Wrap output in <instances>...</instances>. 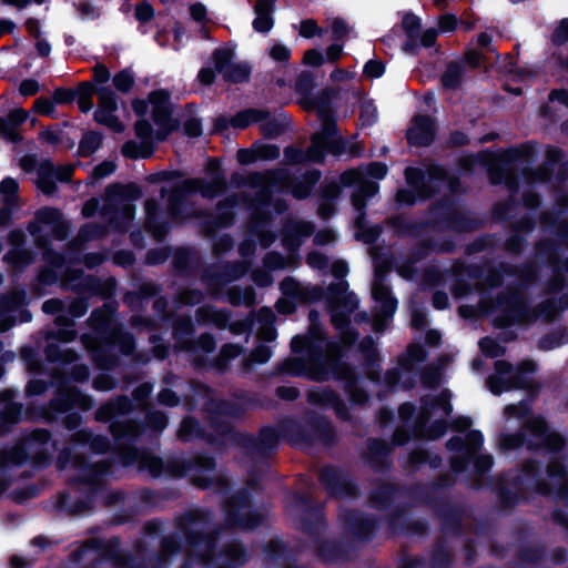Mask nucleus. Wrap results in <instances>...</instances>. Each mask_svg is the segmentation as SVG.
Instances as JSON below:
<instances>
[{"mask_svg":"<svg viewBox=\"0 0 568 568\" xmlns=\"http://www.w3.org/2000/svg\"><path fill=\"white\" fill-rule=\"evenodd\" d=\"M317 109L318 115L322 120V130L314 134L312 145L307 152L286 149L285 155L293 162H322L326 152L333 154H342L344 152L342 140L335 134V123L328 118L325 108Z\"/></svg>","mask_w":568,"mask_h":568,"instance_id":"f257e3e1","label":"nucleus"},{"mask_svg":"<svg viewBox=\"0 0 568 568\" xmlns=\"http://www.w3.org/2000/svg\"><path fill=\"white\" fill-rule=\"evenodd\" d=\"M495 369L496 375L487 379L488 387L495 395L513 388L534 387L531 374L535 371V364L530 361L524 362L516 372H514L510 364L498 361L495 364Z\"/></svg>","mask_w":568,"mask_h":568,"instance_id":"f03ea898","label":"nucleus"},{"mask_svg":"<svg viewBox=\"0 0 568 568\" xmlns=\"http://www.w3.org/2000/svg\"><path fill=\"white\" fill-rule=\"evenodd\" d=\"M151 106L152 118L159 126L156 132V140L162 141L168 133L173 130V124L170 118L171 104L170 94L165 90H155L149 94V101L135 100L132 103L134 112L139 115H144Z\"/></svg>","mask_w":568,"mask_h":568,"instance_id":"7ed1b4c3","label":"nucleus"},{"mask_svg":"<svg viewBox=\"0 0 568 568\" xmlns=\"http://www.w3.org/2000/svg\"><path fill=\"white\" fill-rule=\"evenodd\" d=\"M387 173L386 165L382 163H372L361 170H352L342 174L341 182L344 185L358 184L359 192L353 196V205L357 211L364 207L363 196H372L377 192V184L368 182L367 178L383 179Z\"/></svg>","mask_w":568,"mask_h":568,"instance_id":"20e7f679","label":"nucleus"},{"mask_svg":"<svg viewBox=\"0 0 568 568\" xmlns=\"http://www.w3.org/2000/svg\"><path fill=\"white\" fill-rule=\"evenodd\" d=\"M225 186V182L220 176H214L210 181L202 179L184 180L181 184L174 185L170 196V211L174 216L176 214V201L184 192H199L204 197L216 196Z\"/></svg>","mask_w":568,"mask_h":568,"instance_id":"39448f33","label":"nucleus"},{"mask_svg":"<svg viewBox=\"0 0 568 568\" xmlns=\"http://www.w3.org/2000/svg\"><path fill=\"white\" fill-rule=\"evenodd\" d=\"M452 412L449 403V394L443 392L434 403L425 404L419 417L422 426H425L432 417H435L434 426L427 432L429 438H437L446 432V424L442 420L443 417L448 416Z\"/></svg>","mask_w":568,"mask_h":568,"instance_id":"423d86ee","label":"nucleus"},{"mask_svg":"<svg viewBox=\"0 0 568 568\" xmlns=\"http://www.w3.org/2000/svg\"><path fill=\"white\" fill-rule=\"evenodd\" d=\"M331 294L333 304L332 322L336 328H343L347 323L345 313L353 312L357 307L358 301L353 293L347 292V285L343 281L336 285V288H331Z\"/></svg>","mask_w":568,"mask_h":568,"instance_id":"0eeeda50","label":"nucleus"},{"mask_svg":"<svg viewBox=\"0 0 568 568\" xmlns=\"http://www.w3.org/2000/svg\"><path fill=\"white\" fill-rule=\"evenodd\" d=\"M213 61L216 70L226 81L242 82L250 74V68L244 63L233 61V51L231 49H219L213 53Z\"/></svg>","mask_w":568,"mask_h":568,"instance_id":"6e6552de","label":"nucleus"},{"mask_svg":"<svg viewBox=\"0 0 568 568\" xmlns=\"http://www.w3.org/2000/svg\"><path fill=\"white\" fill-rule=\"evenodd\" d=\"M372 295L377 303V311L374 315L373 328L379 332L384 328V322L393 316L397 303L390 297L388 287L381 281H376L372 287Z\"/></svg>","mask_w":568,"mask_h":568,"instance_id":"1a4fd4ad","label":"nucleus"},{"mask_svg":"<svg viewBox=\"0 0 568 568\" xmlns=\"http://www.w3.org/2000/svg\"><path fill=\"white\" fill-rule=\"evenodd\" d=\"M140 196L141 192L139 189L131 187L129 189L128 200L121 199L118 202L115 197H109L110 204H118L116 215L111 221L115 227L124 229L132 221L135 211L132 201L138 200Z\"/></svg>","mask_w":568,"mask_h":568,"instance_id":"9d476101","label":"nucleus"},{"mask_svg":"<svg viewBox=\"0 0 568 568\" xmlns=\"http://www.w3.org/2000/svg\"><path fill=\"white\" fill-rule=\"evenodd\" d=\"M434 134L433 121L427 116H416L407 131V139L410 144L424 146L433 141Z\"/></svg>","mask_w":568,"mask_h":568,"instance_id":"9b49d317","label":"nucleus"},{"mask_svg":"<svg viewBox=\"0 0 568 568\" xmlns=\"http://www.w3.org/2000/svg\"><path fill=\"white\" fill-rule=\"evenodd\" d=\"M527 428L536 437L535 442L528 444L529 446L538 447L545 445L551 449L561 447L562 438L555 433L546 434V425L541 418L536 417L530 419Z\"/></svg>","mask_w":568,"mask_h":568,"instance_id":"f8f14e48","label":"nucleus"},{"mask_svg":"<svg viewBox=\"0 0 568 568\" xmlns=\"http://www.w3.org/2000/svg\"><path fill=\"white\" fill-rule=\"evenodd\" d=\"M38 224H43L44 226H48L51 232H57L58 237L64 236L61 231L64 226V222L61 220V214L58 210L47 207L38 211L37 223H31L29 225V231L32 234L41 231Z\"/></svg>","mask_w":568,"mask_h":568,"instance_id":"ddd939ff","label":"nucleus"},{"mask_svg":"<svg viewBox=\"0 0 568 568\" xmlns=\"http://www.w3.org/2000/svg\"><path fill=\"white\" fill-rule=\"evenodd\" d=\"M313 233V225L305 221H292L285 229L284 242L290 248L298 245V239Z\"/></svg>","mask_w":568,"mask_h":568,"instance_id":"4468645a","label":"nucleus"},{"mask_svg":"<svg viewBox=\"0 0 568 568\" xmlns=\"http://www.w3.org/2000/svg\"><path fill=\"white\" fill-rule=\"evenodd\" d=\"M255 19L253 28L257 32L266 33L273 28L272 12L274 7L264 2H256L255 4Z\"/></svg>","mask_w":568,"mask_h":568,"instance_id":"2eb2a0df","label":"nucleus"},{"mask_svg":"<svg viewBox=\"0 0 568 568\" xmlns=\"http://www.w3.org/2000/svg\"><path fill=\"white\" fill-rule=\"evenodd\" d=\"M481 443H483L481 434L478 432H470L466 436L465 444L462 445V440L459 438H453L448 442V447L450 449L465 450V453L470 457L476 454V452L480 447Z\"/></svg>","mask_w":568,"mask_h":568,"instance_id":"dca6fc26","label":"nucleus"},{"mask_svg":"<svg viewBox=\"0 0 568 568\" xmlns=\"http://www.w3.org/2000/svg\"><path fill=\"white\" fill-rule=\"evenodd\" d=\"M54 166L50 162H43L38 169V187L45 194H51L55 190Z\"/></svg>","mask_w":568,"mask_h":568,"instance_id":"f3484780","label":"nucleus"},{"mask_svg":"<svg viewBox=\"0 0 568 568\" xmlns=\"http://www.w3.org/2000/svg\"><path fill=\"white\" fill-rule=\"evenodd\" d=\"M153 151V142L151 141H129L123 145L122 152L131 159L149 158Z\"/></svg>","mask_w":568,"mask_h":568,"instance_id":"a211bd4d","label":"nucleus"},{"mask_svg":"<svg viewBox=\"0 0 568 568\" xmlns=\"http://www.w3.org/2000/svg\"><path fill=\"white\" fill-rule=\"evenodd\" d=\"M266 118V111L248 109L237 113L231 121L232 125L239 129L246 128L251 123H258L262 119Z\"/></svg>","mask_w":568,"mask_h":568,"instance_id":"6ab92c4d","label":"nucleus"},{"mask_svg":"<svg viewBox=\"0 0 568 568\" xmlns=\"http://www.w3.org/2000/svg\"><path fill=\"white\" fill-rule=\"evenodd\" d=\"M465 69L460 62H453L448 64L442 81L444 87L448 89L457 88L463 79Z\"/></svg>","mask_w":568,"mask_h":568,"instance_id":"aec40b11","label":"nucleus"},{"mask_svg":"<svg viewBox=\"0 0 568 568\" xmlns=\"http://www.w3.org/2000/svg\"><path fill=\"white\" fill-rule=\"evenodd\" d=\"M407 183L414 189L419 197L428 196L433 191L424 190L420 184H424L425 175L423 172L415 168H407L405 170Z\"/></svg>","mask_w":568,"mask_h":568,"instance_id":"412c9836","label":"nucleus"},{"mask_svg":"<svg viewBox=\"0 0 568 568\" xmlns=\"http://www.w3.org/2000/svg\"><path fill=\"white\" fill-rule=\"evenodd\" d=\"M320 174L315 171L304 176L302 182H297L292 186V193L297 199H304L308 195L312 186L318 181Z\"/></svg>","mask_w":568,"mask_h":568,"instance_id":"4be33fe9","label":"nucleus"},{"mask_svg":"<svg viewBox=\"0 0 568 568\" xmlns=\"http://www.w3.org/2000/svg\"><path fill=\"white\" fill-rule=\"evenodd\" d=\"M101 144V136L94 132L85 133L79 144V154L82 156H89L94 153Z\"/></svg>","mask_w":568,"mask_h":568,"instance_id":"5701e85b","label":"nucleus"},{"mask_svg":"<svg viewBox=\"0 0 568 568\" xmlns=\"http://www.w3.org/2000/svg\"><path fill=\"white\" fill-rule=\"evenodd\" d=\"M94 93L98 95V110H115L118 109V103L115 99V94L112 92L110 88L101 87L95 89Z\"/></svg>","mask_w":568,"mask_h":568,"instance_id":"b1692460","label":"nucleus"},{"mask_svg":"<svg viewBox=\"0 0 568 568\" xmlns=\"http://www.w3.org/2000/svg\"><path fill=\"white\" fill-rule=\"evenodd\" d=\"M197 313L203 322L212 323L217 327H224L227 323V316L223 312L210 307H202Z\"/></svg>","mask_w":568,"mask_h":568,"instance_id":"393cba45","label":"nucleus"},{"mask_svg":"<svg viewBox=\"0 0 568 568\" xmlns=\"http://www.w3.org/2000/svg\"><path fill=\"white\" fill-rule=\"evenodd\" d=\"M115 110H98L94 113L95 120L109 126L115 132H121L123 130V125L119 122L116 116L114 115Z\"/></svg>","mask_w":568,"mask_h":568,"instance_id":"a878e982","label":"nucleus"},{"mask_svg":"<svg viewBox=\"0 0 568 568\" xmlns=\"http://www.w3.org/2000/svg\"><path fill=\"white\" fill-rule=\"evenodd\" d=\"M145 214H146V226L153 233L154 236L161 237L164 234V230L155 225L156 217V203L154 200L145 201Z\"/></svg>","mask_w":568,"mask_h":568,"instance_id":"bb28decb","label":"nucleus"},{"mask_svg":"<svg viewBox=\"0 0 568 568\" xmlns=\"http://www.w3.org/2000/svg\"><path fill=\"white\" fill-rule=\"evenodd\" d=\"M281 290L284 297L293 298L295 301L304 300V294L302 292L300 283H297L293 278H285L281 283Z\"/></svg>","mask_w":568,"mask_h":568,"instance_id":"cd10ccee","label":"nucleus"},{"mask_svg":"<svg viewBox=\"0 0 568 568\" xmlns=\"http://www.w3.org/2000/svg\"><path fill=\"white\" fill-rule=\"evenodd\" d=\"M18 191V183L12 178H7L0 183V196L6 204L14 201Z\"/></svg>","mask_w":568,"mask_h":568,"instance_id":"c85d7f7f","label":"nucleus"},{"mask_svg":"<svg viewBox=\"0 0 568 568\" xmlns=\"http://www.w3.org/2000/svg\"><path fill=\"white\" fill-rule=\"evenodd\" d=\"M268 55L272 60L280 63H286L291 57V50L284 43H274L268 49Z\"/></svg>","mask_w":568,"mask_h":568,"instance_id":"c756f323","label":"nucleus"},{"mask_svg":"<svg viewBox=\"0 0 568 568\" xmlns=\"http://www.w3.org/2000/svg\"><path fill=\"white\" fill-rule=\"evenodd\" d=\"M403 28L409 38H417L420 30L419 18L412 13L405 14L403 18Z\"/></svg>","mask_w":568,"mask_h":568,"instance_id":"7c9ffc66","label":"nucleus"},{"mask_svg":"<svg viewBox=\"0 0 568 568\" xmlns=\"http://www.w3.org/2000/svg\"><path fill=\"white\" fill-rule=\"evenodd\" d=\"M94 91L95 90H93V88L87 83L80 88L78 104L81 111L88 112L92 109L93 103L91 97Z\"/></svg>","mask_w":568,"mask_h":568,"instance_id":"2f4dec72","label":"nucleus"},{"mask_svg":"<svg viewBox=\"0 0 568 568\" xmlns=\"http://www.w3.org/2000/svg\"><path fill=\"white\" fill-rule=\"evenodd\" d=\"M479 346L483 353L490 357H498L504 354V348L493 338L480 339Z\"/></svg>","mask_w":568,"mask_h":568,"instance_id":"473e14b6","label":"nucleus"},{"mask_svg":"<svg viewBox=\"0 0 568 568\" xmlns=\"http://www.w3.org/2000/svg\"><path fill=\"white\" fill-rule=\"evenodd\" d=\"M113 84L119 91L126 92L133 84V77L128 71H121L114 75Z\"/></svg>","mask_w":568,"mask_h":568,"instance_id":"72a5a7b5","label":"nucleus"},{"mask_svg":"<svg viewBox=\"0 0 568 568\" xmlns=\"http://www.w3.org/2000/svg\"><path fill=\"white\" fill-rule=\"evenodd\" d=\"M261 130L268 136H276L281 132L280 124L266 112V118L258 121Z\"/></svg>","mask_w":568,"mask_h":568,"instance_id":"f704fd0d","label":"nucleus"},{"mask_svg":"<svg viewBox=\"0 0 568 568\" xmlns=\"http://www.w3.org/2000/svg\"><path fill=\"white\" fill-rule=\"evenodd\" d=\"M11 124L6 119L0 118V135L8 139L11 142H19L21 140L20 134L17 130L11 129Z\"/></svg>","mask_w":568,"mask_h":568,"instance_id":"c9c22d12","label":"nucleus"},{"mask_svg":"<svg viewBox=\"0 0 568 568\" xmlns=\"http://www.w3.org/2000/svg\"><path fill=\"white\" fill-rule=\"evenodd\" d=\"M363 125H372L377 120V110L372 104H364L361 111Z\"/></svg>","mask_w":568,"mask_h":568,"instance_id":"e433bc0d","label":"nucleus"},{"mask_svg":"<svg viewBox=\"0 0 568 568\" xmlns=\"http://www.w3.org/2000/svg\"><path fill=\"white\" fill-rule=\"evenodd\" d=\"M115 170V164L111 161H104L93 170V178L99 180L109 176Z\"/></svg>","mask_w":568,"mask_h":568,"instance_id":"4c0bfd02","label":"nucleus"},{"mask_svg":"<svg viewBox=\"0 0 568 568\" xmlns=\"http://www.w3.org/2000/svg\"><path fill=\"white\" fill-rule=\"evenodd\" d=\"M135 133L141 141L152 142V128L148 121H138L135 124Z\"/></svg>","mask_w":568,"mask_h":568,"instance_id":"58836bf2","label":"nucleus"},{"mask_svg":"<svg viewBox=\"0 0 568 568\" xmlns=\"http://www.w3.org/2000/svg\"><path fill=\"white\" fill-rule=\"evenodd\" d=\"M316 33L322 34V31L314 20L308 19L301 22L300 34L302 37L312 38Z\"/></svg>","mask_w":568,"mask_h":568,"instance_id":"ea45409f","label":"nucleus"},{"mask_svg":"<svg viewBox=\"0 0 568 568\" xmlns=\"http://www.w3.org/2000/svg\"><path fill=\"white\" fill-rule=\"evenodd\" d=\"M28 119V113L22 109H14L6 119L8 123H10L11 129L16 130L18 125L23 123Z\"/></svg>","mask_w":568,"mask_h":568,"instance_id":"a19ab883","label":"nucleus"},{"mask_svg":"<svg viewBox=\"0 0 568 568\" xmlns=\"http://www.w3.org/2000/svg\"><path fill=\"white\" fill-rule=\"evenodd\" d=\"M331 29L333 32L334 39H342L348 33V27L346 22L339 18H335L331 22Z\"/></svg>","mask_w":568,"mask_h":568,"instance_id":"79ce46f5","label":"nucleus"},{"mask_svg":"<svg viewBox=\"0 0 568 568\" xmlns=\"http://www.w3.org/2000/svg\"><path fill=\"white\" fill-rule=\"evenodd\" d=\"M34 109L43 115H52L54 112V102L50 99L40 98L34 102Z\"/></svg>","mask_w":568,"mask_h":568,"instance_id":"37998d69","label":"nucleus"},{"mask_svg":"<svg viewBox=\"0 0 568 568\" xmlns=\"http://www.w3.org/2000/svg\"><path fill=\"white\" fill-rule=\"evenodd\" d=\"M197 429V423L193 419H184L179 429V437L182 439L191 438Z\"/></svg>","mask_w":568,"mask_h":568,"instance_id":"c03bdc74","label":"nucleus"},{"mask_svg":"<svg viewBox=\"0 0 568 568\" xmlns=\"http://www.w3.org/2000/svg\"><path fill=\"white\" fill-rule=\"evenodd\" d=\"M257 159H275L280 155V150L275 145H262L255 149Z\"/></svg>","mask_w":568,"mask_h":568,"instance_id":"a18cd8bd","label":"nucleus"},{"mask_svg":"<svg viewBox=\"0 0 568 568\" xmlns=\"http://www.w3.org/2000/svg\"><path fill=\"white\" fill-rule=\"evenodd\" d=\"M271 355V348L268 346L261 345L254 349L251 355V359L254 363L263 364L270 359Z\"/></svg>","mask_w":568,"mask_h":568,"instance_id":"49530a36","label":"nucleus"},{"mask_svg":"<svg viewBox=\"0 0 568 568\" xmlns=\"http://www.w3.org/2000/svg\"><path fill=\"white\" fill-rule=\"evenodd\" d=\"M364 72L369 78H378L384 73V65L377 60H371L365 64Z\"/></svg>","mask_w":568,"mask_h":568,"instance_id":"de8ad7c7","label":"nucleus"},{"mask_svg":"<svg viewBox=\"0 0 568 568\" xmlns=\"http://www.w3.org/2000/svg\"><path fill=\"white\" fill-rule=\"evenodd\" d=\"M183 129H184L185 134H187L189 136H193V138L199 136L202 133L201 123L197 119H194V118L186 120L184 122Z\"/></svg>","mask_w":568,"mask_h":568,"instance_id":"09e8293b","label":"nucleus"},{"mask_svg":"<svg viewBox=\"0 0 568 568\" xmlns=\"http://www.w3.org/2000/svg\"><path fill=\"white\" fill-rule=\"evenodd\" d=\"M135 17L141 22H146L153 17V9L148 3H140L135 8Z\"/></svg>","mask_w":568,"mask_h":568,"instance_id":"8fccbe9b","label":"nucleus"},{"mask_svg":"<svg viewBox=\"0 0 568 568\" xmlns=\"http://www.w3.org/2000/svg\"><path fill=\"white\" fill-rule=\"evenodd\" d=\"M39 91V83L36 80L28 79L21 82L19 92L24 95H33Z\"/></svg>","mask_w":568,"mask_h":568,"instance_id":"3c124183","label":"nucleus"},{"mask_svg":"<svg viewBox=\"0 0 568 568\" xmlns=\"http://www.w3.org/2000/svg\"><path fill=\"white\" fill-rule=\"evenodd\" d=\"M529 413V408L526 404L508 405L505 408V415L507 417H521Z\"/></svg>","mask_w":568,"mask_h":568,"instance_id":"603ef678","label":"nucleus"},{"mask_svg":"<svg viewBox=\"0 0 568 568\" xmlns=\"http://www.w3.org/2000/svg\"><path fill=\"white\" fill-rule=\"evenodd\" d=\"M142 466L148 468L153 476H158L162 469V463L155 457H145L142 462Z\"/></svg>","mask_w":568,"mask_h":568,"instance_id":"864d4df0","label":"nucleus"},{"mask_svg":"<svg viewBox=\"0 0 568 568\" xmlns=\"http://www.w3.org/2000/svg\"><path fill=\"white\" fill-rule=\"evenodd\" d=\"M457 26V19L453 14H446L442 17L438 21V28L443 32L452 31Z\"/></svg>","mask_w":568,"mask_h":568,"instance_id":"5fc2aeb1","label":"nucleus"},{"mask_svg":"<svg viewBox=\"0 0 568 568\" xmlns=\"http://www.w3.org/2000/svg\"><path fill=\"white\" fill-rule=\"evenodd\" d=\"M304 62L310 65L318 67L323 63V55L317 50H307L304 53Z\"/></svg>","mask_w":568,"mask_h":568,"instance_id":"6e6d98bb","label":"nucleus"},{"mask_svg":"<svg viewBox=\"0 0 568 568\" xmlns=\"http://www.w3.org/2000/svg\"><path fill=\"white\" fill-rule=\"evenodd\" d=\"M554 40L557 43H564L568 41V19L562 20L559 27L556 29L554 33Z\"/></svg>","mask_w":568,"mask_h":568,"instance_id":"4d7b16f0","label":"nucleus"},{"mask_svg":"<svg viewBox=\"0 0 568 568\" xmlns=\"http://www.w3.org/2000/svg\"><path fill=\"white\" fill-rule=\"evenodd\" d=\"M112 433L115 437H122L125 435H134L135 432L132 425H128V423L123 424H112L111 426Z\"/></svg>","mask_w":568,"mask_h":568,"instance_id":"13d9d810","label":"nucleus"},{"mask_svg":"<svg viewBox=\"0 0 568 568\" xmlns=\"http://www.w3.org/2000/svg\"><path fill=\"white\" fill-rule=\"evenodd\" d=\"M307 263L314 268H323L327 265V258L320 253H311L307 256Z\"/></svg>","mask_w":568,"mask_h":568,"instance_id":"bf43d9fd","label":"nucleus"},{"mask_svg":"<svg viewBox=\"0 0 568 568\" xmlns=\"http://www.w3.org/2000/svg\"><path fill=\"white\" fill-rule=\"evenodd\" d=\"M295 300L283 297L278 300L276 308L280 313L290 314L295 310Z\"/></svg>","mask_w":568,"mask_h":568,"instance_id":"052dcab7","label":"nucleus"},{"mask_svg":"<svg viewBox=\"0 0 568 568\" xmlns=\"http://www.w3.org/2000/svg\"><path fill=\"white\" fill-rule=\"evenodd\" d=\"M93 79L98 83H105L110 79V72L104 65H95Z\"/></svg>","mask_w":568,"mask_h":568,"instance_id":"680f3d73","label":"nucleus"},{"mask_svg":"<svg viewBox=\"0 0 568 568\" xmlns=\"http://www.w3.org/2000/svg\"><path fill=\"white\" fill-rule=\"evenodd\" d=\"M215 78V73L212 69L203 68L200 70L197 74L199 81L204 85H210L213 83Z\"/></svg>","mask_w":568,"mask_h":568,"instance_id":"e2e57ef3","label":"nucleus"},{"mask_svg":"<svg viewBox=\"0 0 568 568\" xmlns=\"http://www.w3.org/2000/svg\"><path fill=\"white\" fill-rule=\"evenodd\" d=\"M12 393L11 390H6L0 394V410L11 412L14 409L13 403H11Z\"/></svg>","mask_w":568,"mask_h":568,"instance_id":"0e129e2a","label":"nucleus"},{"mask_svg":"<svg viewBox=\"0 0 568 568\" xmlns=\"http://www.w3.org/2000/svg\"><path fill=\"white\" fill-rule=\"evenodd\" d=\"M424 348L420 345H412L407 349V356L410 362H419L424 358Z\"/></svg>","mask_w":568,"mask_h":568,"instance_id":"69168bd1","label":"nucleus"},{"mask_svg":"<svg viewBox=\"0 0 568 568\" xmlns=\"http://www.w3.org/2000/svg\"><path fill=\"white\" fill-rule=\"evenodd\" d=\"M190 12L195 21H202L206 17V8L202 3L191 6Z\"/></svg>","mask_w":568,"mask_h":568,"instance_id":"338daca9","label":"nucleus"},{"mask_svg":"<svg viewBox=\"0 0 568 568\" xmlns=\"http://www.w3.org/2000/svg\"><path fill=\"white\" fill-rule=\"evenodd\" d=\"M159 400L168 406H174L178 404V397L169 389H164L160 393Z\"/></svg>","mask_w":568,"mask_h":568,"instance_id":"774afa93","label":"nucleus"}]
</instances>
